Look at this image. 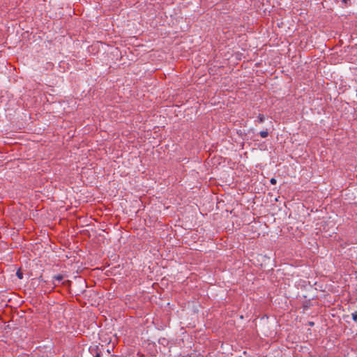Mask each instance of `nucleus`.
<instances>
[{"label": "nucleus", "instance_id": "f257e3e1", "mask_svg": "<svg viewBox=\"0 0 357 357\" xmlns=\"http://www.w3.org/2000/svg\"><path fill=\"white\" fill-rule=\"evenodd\" d=\"M257 122H259V123H263L264 121H265V116L264 115L261 114H259L258 116H257Z\"/></svg>", "mask_w": 357, "mask_h": 357}, {"label": "nucleus", "instance_id": "f03ea898", "mask_svg": "<svg viewBox=\"0 0 357 357\" xmlns=\"http://www.w3.org/2000/svg\"><path fill=\"white\" fill-rule=\"evenodd\" d=\"M259 135L261 137L266 138L268 135V132L267 130H262L259 132Z\"/></svg>", "mask_w": 357, "mask_h": 357}, {"label": "nucleus", "instance_id": "7ed1b4c3", "mask_svg": "<svg viewBox=\"0 0 357 357\" xmlns=\"http://www.w3.org/2000/svg\"><path fill=\"white\" fill-rule=\"evenodd\" d=\"M54 279L58 282H60L63 279V276L62 275H57L54 277Z\"/></svg>", "mask_w": 357, "mask_h": 357}, {"label": "nucleus", "instance_id": "20e7f679", "mask_svg": "<svg viewBox=\"0 0 357 357\" xmlns=\"http://www.w3.org/2000/svg\"><path fill=\"white\" fill-rule=\"evenodd\" d=\"M351 317L354 321L357 323V311H355L353 313H351Z\"/></svg>", "mask_w": 357, "mask_h": 357}, {"label": "nucleus", "instance_id": "39448f33", "mask_svg": "<svg viewBox=\"0 0 357 357\" xmlns=\"http://www.w3.org/2000/svg\"><path fill=\"white\" fill-rule=\"evenodd\" d=\"M16 274L18 278L22 279L23 278V274L20 272V271H18Z\"/></svg>", "mask_w": 357, "mask_h": 357}, {"label": "nucleus", "instance_id": "423d86ee", "mask_svg": "<svg viewBox=\"0 0 357 357\" xmlns=\"http://www.w3.org/2000/svg\"><path fill=\"white\" fill-rule=\"evenodd\" d=\"M270 181H271V184H275L276 183V179L274 178H272Z\"/></svg>", "mask_w": 357, "mask_h": 357}, {"label": "nucleus", "instance_id": "0eeeda50", "mask_svg": "<svg viewBox=\"0 0 357 357\" xmlns=\"http://www.w3.org/2000/svg\"><path fill=\"white\" fill-rule=\"evenodd\" d=\"M95 357H100V353L96 352V354H95Z\"/></svg>", "mask_w": 357, "mask_h": 357}, {"label": "nucleus", "instance_id": "6e6552de", "mask_svg": "<svg viewBox=\"0 0 357 357\" xmlns=\"http://www.w3.org/2000/svg\"><path fill=\"white\" fill-rule=\"evenodd\" d=\"M349 0H342V1L344 3H347V2L349 1Z\"/></svg>", "mask_w": 357, "mask_h": 357}]
</instances>
